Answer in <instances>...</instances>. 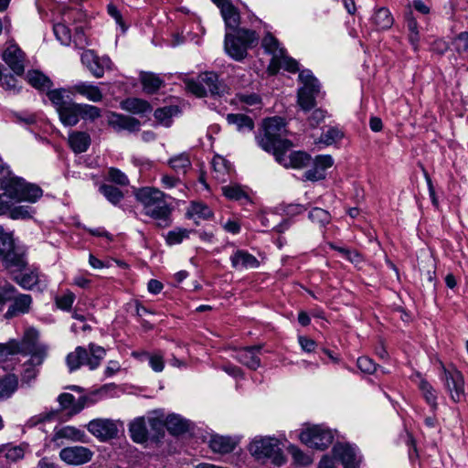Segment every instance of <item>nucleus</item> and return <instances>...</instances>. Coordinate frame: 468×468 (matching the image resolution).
<instances>
[{"label": "nucleus", "instance_id": "obj_62", "mask_svg": "<svg viewBox=\"0 0 468 468\" xmlns=\"http://www.w3.org/2000/svg\"><path fill=\"white\" fill-rule=\"evenodd\" d=\"M75 300V295L71 292H67L61 296L56 298L57 306L61 309L68 311L71 308Z\"/></svg>", "mask_w": 468, "mask_h": 468}, {"label": "nucleus", "instance_id": "obj_54", "mask_svg": "<svg viewBox=\"0 0 468 468\" xmlns=\"http://www.w3.org/2000/svg\"><path fill=\"white\" fill-rule=\"evenodd\" d=\"M54 34L57 39L65 46H68L71 40V34L68 27L62 23H58L53 27Z\"/></svg>", "mask_w": 468, "mask_h": 468}, {"label": "nucleus", "instance_id": "obj_33", "mask_svg": "<svg viewBox=\"0 0 468 468\" xmlns=\"http://www.w3.org/2000/svg\"><path fill=\"white\" fill-rule=\"evenodd\" d=\"M280 69H284L285 70L294 73L296 72L298 68V62L292 58L286 55L285 50L282 53L281 58L277 60H271L269 65V71L272 74L278 72Z\"/></svg>", "mask_w": 468, "mask_h": 468}, {"label": "nucleus", "instance_id": "obj_42", "mask_svg": "<svg viewBox=\"0 0 468 468\" xmlns=\"http://www.w3.org/2000/svg\"><path fill=\"white\" fill-rule=\"evenodd\" d=\"M27 79L29 84L37 90H48L52 85L51 80L38 70H29Z\"/></svg>", "mask_w": 468, "mask_h": 468}, {"label": "nucleus", "instance_id": "obj_17", "mask_svg": "<svg viewBox=\"0 0 468 468\" xmlns=\"http://www.w3.org/2000/svg\"><path fill=\"white\" fill-rule=\"evenodd\" d=\"M93 452L83 446H71L62 449L59 452L60 459L70 465H80L90 462Z\"/></svg>", "mask_w": 468, "mask_h": 468}, {"label": "nucleus", "instance_id": "obj_44", "mask_svg": "<svg viewBox=\"0 0 468 468\" xmlns=\"http://www.w3.org/2000/svg\"><path fill=\"white\" fill-rule=\"evenodd\" d=\"M419 388L420 389L426 402L431 406L432 410H435L438 407L437 393L435 389L425 379H420Z\"/></svg>", "mask_w": 468, "mask_h": 468}, {"label": "nucleus", "instance_id": "obj_40", "mask_svg": "<svg viewBox=\"0 0 468 468\" xmlns=\"http://www.w3.org/2000/svg\"><path fill=\"white\" fill-rule=\"evenodd\" d=\"M186 214L189 218L196 217L205 220L211 218L214 215L212 209L209 207L198 201L191 202Z\"/></svg>", "mask_w": 468, "mask_h": 468}, {"label": "nucleus", "instance_id": "obj_12", "mask_svg": "<svg viewBox=\"0 0 468 468\" xmlns=\"http://www.w3.org/2000/svg\"><path fill=\"white\" fill-rule=\"evenodd\" d=\"M445 387L454 402H461L465 399L464 379L463 374L455 368L443 369Z\"/></svg>", "mask_w": 468, "mask_h": 468}, {"label": "nucleus", "instance_id": "obj_63", "mask_svg": "<svg viewBox=\"0 0 468 468\" xmlns=\"http://www.w3.org/2000/svg\"><path fill=\"white\" fill-rule=\"evenodd\" d=\"M358 368L365 373L372 374L376 371L377 367L374 361L367 356H361L357 359Z\"/></svg>", "mask_w": 468, "mask_h": 468}, {"label": "nucleus", "instance_id": "obj_6", "mask_svg": "<svg viewBox=\"0 0 468 468\" xmlns=\"http://www.w3.org/2000/svg\"><path fill=\"white\" fill-rule=\"evenodd\" d=\"M0 260L12 272L21 271L27 264L25 248L16 244L11 234L0 237Z\"/></svg>", "mask_w": 468, "mask_h": 468}, {"label": "nucleus", "instance_id": "obj_24", "mask_svg": "<svg viewBox=\"0 0 468 468\" xmlns=\"http://www.w3.org/2000/svg\"><path fill=\"white\" fill-rule=\"evenodd\" d=\"M13 303L9 306L8 310L5 314L6 319L13 318L15 316L24 314L29 312L32 303V298L29 294H18L15 296L13 294Z\"/></svg>", "mask_w": 468, "mask_h": 468}, {"label": "nucleus", "instance_id": "obj_3", "mask_svg": "<svg viewBox=\"0 0 468 468\" xmlns=\"http://www.w3.org/2000/svg\"><path fill=\"white\" fill-rule=\"evenodd\" d=\"M38 332L34 328H27L21 341L11 339L5 344H0V360H5L8 356L22 354L30 355L32 361L42 364L47 356L48 348L37 343Z\"/></svg>", "mask_w": 468, "mask_h": 468}, {"label": "nucleus", "instance_id": "obj_11", "mask_svg": "<svg viewBox=\"0 0 468 468\" xmlns=\"http://www.w3.org/2000/svg\"><path fill=\"white\" fill-rule=\"evenodd\" d=\"M6 193L16 202H27L34 204L43 196V190L37 185L28 183L21 177H17L6 186Z\"/></svg>", "mask_w": 468, "mask_h": 468}, {"label": "nucleus", "instance_id": "obj_46", "mask_svg": "<svg viewBox=\"0 0 468 468\" xmlns=\"http://www.w3.org/2000/svg\"><path fill=\"white\" fill-rule=\"evenodd\" d=\"M36 214V209L30 205H19L11 207L9 217L12 219H29Z\"/></svg>", "mask_w": 468, "mask_h": 468}, {"label": "nucleus", "instance_id": "obj_4", "mask_svg": "<svg viewBox=\"0 0 468 468\" xmlns=\"http://www.w3.org/2000/svg\"><path fill=\"white\" fill-rule=\"evenodd\" d=\"M284 133L285 123L282 118H267L263 122V135L258 137V144L264 151L273 154L281 150H290L292 144L287 139H282Z\"/></svg>", "mask_w": 468, "mask_h": 468}, {"label": "nucleus", "instance_id": "obj_36", "mask_svg": "<svg viewBox=\"0 0 468 468\" xmlns=\"http://www.w3.org/2000/svg\"><path fill=\"white\" fill-rule=\"evenodd\" d=\"M179 113V108L176 105H169L158 108L154 111V116L157 122L165 127L171 126L173 118Z\"/></svg>", "mask_w": 468, "mask_h": 468}, {"label": "nucleus", "instance_id": "obj_10", "mask_svg": "<svg viewBox=\"0 0 468 468\" xmlns=\"http://www.w3.org/2000/svg\"><path fill=\"white\" fill-rule=\"evenodd\" d=\"M299 439L310 448L324 450L333 442L334 435L324 425L305 424L299 434Z\"/></svg>", "mask_w": 468, "mask_h": 468}, {"label": "nucleus", "instance_id": "obj_13", "mask_svg": "<svg viewBox=\"0 0 468 468\" xmlns=\"http://www.w3.org/2000/svg\"><path fill=\"white\" fill-rule=\"evenodd\" d=\"M335 459L341 462L344 468H358L361 457L356 447L338 442L333 447Z\"/></svg>", "mask_w": 468, "mask_h": 468}, {"label": "nucleus", "instance_id": "obj_5", "mask_svg": "<svg viewBox=\"0 0 468 468\" xmlns=\"http://www.w3.org/2000/svg\"><path fill=\"white\" fill-rule=\"evenodd\" d=\"M248 450L257 461H270L277 467H281L286 462L280 447V441L275 437L257 436L250 441Z\"/></svg>", "mask_w": 468, "mask_h": 468}, {"label": "nucleus", "instance_id": "obj_51", "mask_svg": "<svg viewBox=\"0 0 468 468\" xmlns=\"http://www.w3.org/2000/svg\"><path fill=\"white\" fill-rule=\"evenodd\" d=\"M16 282L24 289H31L38 282V273L35 271L26 272L15 278Z\"/></svg>", "mask_w": 468, "mask_h": 468}, {"label": "nucleus", "instance_id": "obj_64", "mask_svg": "<svg viewBox=\"0 0 468 468\" xmlns=\"http://www.w3.org/2000/svg\"><path fill=\"white\" fill-rule=\"evenodd\" d=\"M452 44L458 53L465 52L468 49V32L460 33Z\"/></svg>", "mask_w": 468, "mask_h": 468}, {"label": "nucleus", "instance_id": "obj_18", "mask_svg": "<svg viewBox=\"0 0 468 468\" xmlns=\"http://www.w3.org/2000/svg\"><path fill=\"white\" fill-rule=\"evenodd\" d=\"M288 150H281L275 154V160L286 168L300 169L305 167L310 162V155L304 152L295 151L286 155Z\"/></svg>", "mask_w": 468, "mask_h": 468}, {"label": "nucleus", "instance_id": "obj_27", "mask_svg": "<svg viewBox=\"0 0 468 468\" xmlns=\"http://www.w3.org/2000/svg\"><path fill=\"white\" fill-rule=\"evenodd\" d=\"M86 400L87 399L85 397H80L76 400L74 396L70 393H62L58 398L61 410H68L71 416L84 409Z\"/></svg>", "mask_w": 468, "mask_h": 468}, {"label": "nucleus", "instance_id": "obj_8", "mask_svg": "<svg viewBox=\"0 0 468 468\" xmlns=\"http://www.w3.org/2000/svg\"><path fill=\"white\" fill-rule=\"evenodd\" d=\"M186 90L197 97L210 95H220L224 92V85L218 80V77L213 72L199 74L197 79L187 80Z\"/></svg>", "mask_w": 468, "mask_h": 468}, {"label": "nucleus", "instance_id": "obj_56", "mask_svg": "<svg viewBox=\"0 0 468 468\" xmlns=\"http://www.w3.org/2000/svg\"><path fill=\"white\" fill-rule=\"evenodd\" d=\"M36 361H32V357L28 363L24 365V368L21 374V381L23 384H29L32 380H34L37 377V369L36 366H38Z\"/></svg>", "mask_w": 468, "mask_h": 468}, {"label": "nucleus", "instance_id": "obj_1", "mask_svg": "<svg viewBox=\"0 0 468 468\" xmlns=\"http://www.w3.org/2000/svg\"><path fill=\"white\" fill-rule=\"evenodd\" d=\"M219 8L226 27L233 29V33L227 32L224 40L226 53L237 61L243 60L248 50L259 43V35L254 31L238 27L239 14L234 5L228 0H212Z\"/></svg>", "mask_w": 468, "mask_h": 468}, {"label": "nucleus", "instance_id": "obj_2", "mask_svg": "<svg viewBox=\"0 0 468 468\" xmlns=\"http://www.w3.org/2000/svg\"><path fill=\"white\" fill-rule=\"evenodd\" d=\"M133 195L141 205L143 213L154 219L157 228L165 229L172 224L173 207L163 191L152 186H144L135 189Z\"/></svg>", "mask_w": 468, "mask_h": 468}, {"label": "nucleus", "instance_id": "obj_50", "mask_svg": "<svg viewBox=\"0 0 468 468\" xmlns=\"http://www.w3.org/2000/svg\"><path fill=\"white\" fill-rule=\"evenodd\" d=\"M308 218L312 222L320 226H324L331 220L329 212L320 207L312 208L309 212Z\"/></svg>", "mask_w": 468, "mask_h": 468}, {"label": "nucleus", "instance_id": "obj_14", "mask_svg": "<svg viewBox=\"0 0 468 468\" xmlns=\"http://www.w3.org/2000/svg\"><path fill=\"white\" fill-rule=\"evenodd\" d=\"M88 431L101 441L115 438L118 434L116 423L109 419H95L87 424Z\"/></svg>", "mask_w": 468, "mask_h": 468}, {"label": "nucleus", "instance_id": "obj_55", "mask_svg": "<svg viewBox=\"0 0 468 468\" xmlns=\"http://www.w3.org/2000/svg\"><path fill=\"white\" fill-rule=\"evenodd\" d=\"M342 137L343 133L339 129L331 127L322 133L320 137V143H323L326 145H331L341 140Z\"/></svg>", "mask_w": 468, "mask_h": 468}, {"label": "nucleus", "instance_id": "obj_25", "mask_svg": "<svg viewBox=\"0 0 468 468\" xmlns=\"http://www.w3.org/2000/svg\"><path fill=\"white\" fill-rule=\"evenodd\" d=\"M73 94L74 93L71 92V87L69 89H54L47 92V96L57 112H60L62 108L73 101Z\"/></svg>", "mask_w": 468, "mask_h": 468}, {"label": "nucleus", "instance_id": "obj_32", "mask_svg": "<svg viewBox=\"0 0 468 468\" xmlns=\"http://www.w3.org/2000/svg\"><path fill=\"white\" fill-rule=\"evenodd\" d=\"M165 427L174 435L186 432L190 428V421L177 414H169L165 418Z\"/></svg>", "mask_w": 468, "mask_h": 468}, {"label": "nucleus", "instance_id": "obj_52", "mask_svg": "<svg viewBox=\"0 0 468 468\" xmlns=\"http://www.w3.org/2000/svg\"><path fill=\"white\" fill-rule=\"evenodd\" d=\"M6 461L15 463L21 460L25 455V449L22 446H6L2 451Z\"/></svg>", "mask_w": 468, "mask_h": 468}, {"label": "nucleus", "instance_id": "obj_31", "mask_svg": "<svg viewBox=\"0 0 468 468\" xmlns=\"http://www.w3.org/2000/svg\"><path fill=\"white\" fill-rule=\"evenodd\" d=\"M129 432L134 442L143 443L146 441L149 434L146 419L144 417L134 419L130 423Z\"/></svg>", "mask_w": 468, "mask_h": 468}, {"label": "nucleus", "instance_id": "obj_58", "mask_svg": "<svg viewBox=\"0 0 468 468\" xmlns=\"http://www.w3.org/2000/svg\"><path fill=\"white\" fill-rule=\"evenodd\" d=\"M146 425L147 428L150 427L154 432V435H156L159 434L163 431L164 426H165V419L164 420L163 416H158L154 413L153 416H149L146 419Z\"/></svg>", "mask_w": 468, "mask_h": 468}, {"label": "nucleus", "instance_id": "obj_21", "mask_svg": "<svg viewBox=\"0 0 468 468\" xmlns=\"http://www.w3.org/2000/svg\"><path fill=\"white\" fill-rule=\"evenodd\" d=\"M231 266L237 271L256 269L260 266L258 259L244 250H235L229 258Z\"/></svg>", "mask_w": 468, "mask_h": 468}, {"label": "nucleus", "instance_id": "obj_49", "mask_svg": "<svg viewBox=\"0 0 468 468\" xmlns=\"http://www.w3.org/2000/svg\"><path fill=\"white\" fill-rule=\"evenodd\" d=\"M192 230L176 228L167 232L165 241L169 246L180 244L184 239H188Z\"/></svg>", "mask_w": 468, "mask_h": 468}, {"label": "nucleus", "instance_id": "obj_23", "mask_svg": "<svg viewBox=\"0 0 468 468\" xmlns=\"http://www.w3.org/2000/svg\"><path fill=\"white\" fill-rule=\"evenodd\" d=\"M3 59L16 74L24 72V55L18 46L9 45L3 53Z\"/></svg>", "mask_w": 468, "mask_h": 468}, {"label": "nucleus", "instance_id": "obj_15", "mask_svg": "<svg viewBox=\"0 0 468 468\" xmlns=\"http://www.w3.org/2000/svg\"><path fill=\"white\" fill-rule=\"evenodd\" d=\"M82 64L95 78H101L105 69H112V60L108 57H98L92 50H85L81 54Z\"/></svg>", "mask_w": 468, "mask_h": 468}, {"label": "nucleus", "instance_id": "obj_19", "mask_svg": "<svg viewBox=\"0 0 468 468\" xmlns=\"http://www.w3.org/2000/svg\"><path fill=\"white\" fill-rule=\"evenodd\" d=\"M334 160L329 154L317 155L313 167L304 172V178L309 181H319L325 177V170L332 167Z\"/></svg>", "mask_w": 468, "mask_h": 468}, {"label": "nucleus", "instance_id": "obj_39", "mask_svg": "<svg viewBox=\"0 0 468 468\" xmlns=\"http://www.w3.org/2000/svg\"><path fill=\"white\" fill-rule=\"evenodd\" d=\"M140 81L144 90L150 94L158 90L163 84L160 77L151 72H142L140 74Z\"/></svg>", "mask_w": 468, "mask_h": 468}, {"label": "nucleus", "instance_id": "obj_30", "mask_svg": "<svg viewBox=\"0 0 468 468\" xmlns=\"http://www.w3.org/2000/svg\"><path fill=\"white\" fill-rule=\"evenodd\" d=\"M90 136L86 132L73 131L69 134V144L76 154H81L88 150L90 144Z\"/></svg>", "mask_w": 468, "mask_h": 468}, {"label": "nucleus", "instance_id": "obj_35", "mask_svg": "<svg viewBox=\"0 0 468 468\" xmlns=\"http://www.w3.org/2000/svg\"><path fill=\"white\" fill-rule=\"evenodd\" d=\"M121 108L133 114H144L152 111V107L148 101L138 98H129L122 101L121 102Z\"/></svg>", "mask_w": 468, "mask_h": 468}, {"label": "nucleus", "instance_id": "obj_60", "mask_svg": "<svg viewBox=\"0 0 468 468\" xmlns=\"http://www.w3.org/2000/svg\"><path fill=\"white\" fill-rule=\"evenodd\" d=\"M55 415H57V411H48V412H41L37 415H35L33 417H31L27 422V425L28 427H35L42 422H45V421H48L50 420H52Z\"/></svg>", "mask_w": 468, "mask_h": 468}, {"label": "nucleus", "instance_id": "obj_57", "mask_svg": "<svg viewBox=\"0 0 468 468\" xmlns=\"http://www.w3.org/2000/svg\"><path fill=\"white\" fill-rule=\"evenodd\" d=\"M80 118L94 121L101 116V110L93 105L80 103Z\"/></svg>", "mask_w": 468, "mask_h": 468}, {"label": "nucleus", "instance_id": "obj_61", "mask_svg": "<svg viewBox=\"0 0 468 468\" xmlns=\"http://www.w3.org/2000/svg\"><path fill=\"white\" fill-rule=\"evenodd\" d=\"M108 177L112 182L120 186H127L129 184L126 175L117 168H110Z\"/></svg>", "mask_w": 468, "mask_h": 468}, {"label": "nucleus", "instance_id": "obj_20", "mask_svg": "<svg viewBox=\"0 0 468 468\" xmlns=\"http://www.w3.org/2000/svg\"><path fill=\"white\" fill-rule=\"evenodd\" d=\"M108 124L117 132L126 130L130 133L139 131L141 126L140 121L136 118L116 112H110Z\"/></svg>", "mask_w": 468, "mask_h": 468}, {"label": "nucleus", "instance_id": "obj_59", "mask_svg": "<svg viewBox=\"0 0 468 468\" xmlns=\"http://www.w3.org/2000/svg\"><path fill=\"white\" fill-rule=\"evenodd\" d=\"M18 176H15L8 166L0 165V186L6 192V186Z\"/></svg>", "mask_w": 468, "mask_h": 468}, {"label": "nucleus", "instance_id": "obj_22", "mask_svg": "<svg viewBox=\"0 0 468 468\" xmlns=\"http://www.w3.org/2000/svg\"><path fill=\"white\" fill-rule=\"evenodd\" d=\"M261 346H247L236 352L234 357L250 369L256 370L261 366Z\"/></svg>", "mask_w": 468, "mask_h": 468}, {"label": "nucleus", "instance_id": "obj_34", "mask_svg": "<svg viewBox=\"0 0 468 468\" xmlns=\"http://www.w3.org/2000/svg\"><path fill=\"white\" fill-rule=\"evenodd\" d=\"M226 120L229 124L234 125L239 133H250L254 129L253 120L244 114L229 113L227 115Z\"/></svg>", "mask_w": 468, "mask_h": 468}, {"label": "nucleus", "instance_id": "obj_37", "mask_svg": "<svg viewBox=\"0 0 468 468\" xmlns=\"http://www.w3.org/2000/svg\"><path fill=\"white\" fill-rule=\"evenodd\" d=\"M372 23L379 30L390 28L394 23V18L388 8L380 7L377 9L372 16Z\"/></svg>", "mask_w": 468, "mask_h": 468}, {"label": "nucleus", "instance_id": "obj_45", "mask_svg": "<svg viewBox=\"0 0 468 468\" xmlns=\"http://www.w3.org/2000/svg\"><path fill=\"white\" fill-rule=\"evenodd\" d=\"M17 378L15 375H8L0 379V399L10 397L17 388Z\"/></svg>", "mask_w": 468, "mask_h": 468}, {"label": "nucleus", "instance_id": "obj_7", "mask_svg": "<svg viewBox=\"0 0 468 468\" xmlns=\"http://www.w3.org/2000/svg\"><path fill=\"white\" fill-rule=\"evenodd\" d=\"M89 352L82 346L76 349L67 356L66 362L69 371L80 368L82 365H87L90 369L93 370L99 367L101 361L105 356V349L101 346L90 344Z\"/></svg>", "mask_w": 468, "mask_h": 468}, {"label": "nucleus", "instance_id": "obj_47", "mask_svg": "<svg viewBox=\"0 0 468 468\" xmlns=\"http://www.w3.org/2000/svg\"><path fill=\"white\" fill-rule=\"evenodd\" d=\"M99 190L114 206L118 205L123 198V193L113 186L101 185Z\"/></svg>", "mask_w": 468, "mask_h": 468}, {"label": "nucleus", "instance_id": "obj_28", "mask_svg": "<svg viewBox=\"0 0 468 468\" xmlns=\"http://www.w3.org/2000/svg\"><path fill=\"white\" fill-rule=\"evenodd\" d=\"M71 92L74 94L78 93L93 102H99L102 100V93L101 90L97 86L87 81H80L71 86Z\"/></svg>", "mask_w": 468, "mask_h": 468}, {"label": "nucleus", "instance_id": "obj_38", "mask_svg": "<svg viewBox=\"0 0 468 468\" xmlns=\"http://www.w3.org/2000/svg\"><path fill=\"white\" fill-rule=\"evenodd\" d=\"M261 46L265 52L272 56L271 60H277L279 58H281L282 53L285 50L281 47L278 39L274 37L271 33H267L263 37L261 40Z\"/></svg>", "mask_w": 468, "mask_h": 468}, {"label": "nucleus", "instance_id": "obj_53", "mask_svg": "<svg viewBox=\"0 0 468 468\" xmlns=\"http://www.w3.org/2000/svg\"><path fill=\"white\" fill-rule=\"evenodd\" d=\"M295 463L301 466H307L312 463L313 459L296 446H290L288 449Z\"/></svg>", "mask_w": 468, "mask_h": 468}, {"label": "nucleus", "instance_id": "obj_43", "mask_svg": "<svg viewBox=\"0 0 468 468\" xmlns=\"http://www.w3.org/2000/svg\"><path fill=\"white\" fill-rule=\"evenodd\" d=\"M222 193L223 195L230 199V200H245L247 202L250 201V197L248 193L245 191V189L237 184H232L229 186H222Z\"/></svg>", "mask_w": 468, "mask_h": 468}, {"label": "nucleus", "instance_id": "obj_26", "mask_svg": "<svg viewBox=\"0 0 468 468\" xmlns=\"http://www.w3.org/2000/svg\"><path fill=\"white\" fill-rule=\"evenodd\" d=\"M237 443L238 441L229 436L215 434L210 437L208 445L212 452L225 454L232 452Z\"/></svg>", "mask_w": 468, "mask_h": 468}, {"label": "nucleus", "instance_id": "obj_48", "mask_svg": "<svg viewBox=\"0 0 468 468\" xmlns=\"http://www.w3.org/2000/svg\"><path fill=\"white\" fill-rule=\"evenodd\" d=\"M168 164L170 167L176 173L183 174H185L191 165L189 157L186 154H180L173 156L172 158L169 159Z\"/></svg>", "mask_w": 468, "mask_h": 468}, {"label": "nucleus", "instance_id": "obj_41", "mask_svg": "<svg viewBox=\"0 0 468 468\" xmlns=\"http://www.w3.org/2000/svg\"><path fill=\"white\" fill-rule=\"evenodd\" d=\"M406 24L409 31L408 38L415 51L419 48L420 33L416 18L413 16L412 11H409L406 15Z\"/></svg>", "mask_w": 468, "mask_h": 468}, {"label": "nucleus", "instance_id": "obj_29", "mask_svg": "<svg viewBox=\"0 0 468 468\" xmlns=\"http://www.w3.org/2000/svg\"><path fill=\"white\" fill-rule=\"evenodd\" d=\"M80 103L74 101L58 112L60 122L65 126H75L80 119Z\"/></svg>", "mask_w": 468, "mask_h": 468}, {"label": "nucleus", "instance_id": "obj_16", "mask_svg": "<svg viewBox=\"0 0 468 468\" xmlns=\"http://www.w3.org/2000/svg\"><path fill=\"white\" fill-rule=\"evenodd\" d=\"M63 440L82 443H88L90 441V438L84 431L69 425L59 428L56 427L54 430L52 441L58 446H60L63 444Z\"/></svg>", "mask_w": 468, "mask_h": 468}, {"label": "nucleus", "instance_id": "obj_9", "mask_svg": "<svg viewBox=\"0 0 468 468\" xmlns=\"http://www.w3.org/2000/svg\"><path fill=\"white\" fill-rule=\"evenodd\" d=\"M299 81L302 86L297 92V103L303 111H310L315 106V98L320 91L319 82L310 70H302Z\"/></svg>", "mask_w": 468, "mask_h": 468}]
</instances>
